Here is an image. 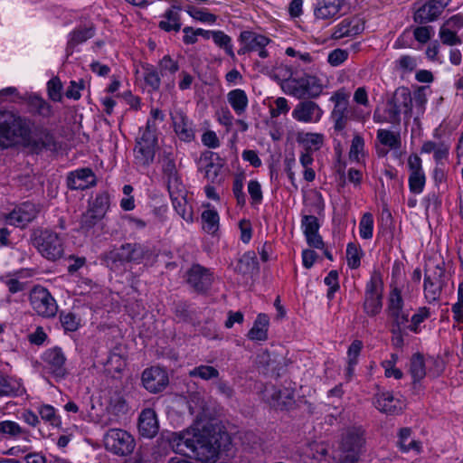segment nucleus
<instances>
[{
	"instance_id": "obj_45",
	"label": "nucleus",
	"mask_w": 463,
	"mask_h": 463,
	"mask_svg": "<svg viewBox=\"0 0 463 463\" xmlns=\"http://www.w3.org/2000/svg\"><path fill=\"white\" fill-rule=\"evenodd\" d=\"M109 207V195L108 193L103 192L96 195L89 208L98 213L99 216H105Z\"/></svg>"
},
{
	"instance_id": "obj_62",
	"label": "nucleus",
	"mask_w": 463,
	"mask_h": 463,
	"mask_svg": "<svg viewBox=\"0 0 463 463\" xmlns=\"http://www.w3.org/2000/svg\"><path fill=\"white\" fill-rule=\"evenodd\" d=\"M85 82L83 80H80L79 81L71 80L70 86L66 90V97L69 99H72L75 100L80 99V90H84Z\"/></svg>"
},
{
	"instance_id": "obj_33",
	"label": "nucleus",
	"mask_w": 463,
	"mask_h": 463,
	"mask_svg": "<svg viewBox=\"0 0 463 463\" xmlns=\"http://www.w3.org/2000/svg\"><path fill=\"white\" fill-rule=\"evenodd\" d=\"M94 35V30L92 27H84V28H79L74 30L70 34V39L67 43L66 51L68 54H71L73 52V49L86 42L88 39H90Z\"/></svg>"
},
{
	"instance_id": "obj_2",
	"label": "nucleus",
	"mask_w": 463,
	"mask_h": 463,
	"mask_svg": "<svg viewBox=\"0 0 463 463\" xmlns=\"http://www.w3.org/2000/svg\"><path fill=\"white\" fill-rule=\"evenodd\" d=\"M285 73L281 74L283 80L280 86L282 90L298 99H312L318 98L326 84L324 80L313 74L305 73L301 77H293L291 68L285 67Z\"/></svg>"
},
{
	"instance_id": "obj_53",
	"label": "nucleus",
	"mask_w": 463,
	"mask_h": 463,
	"mask_svg": "<svg viewBox=\"0 0 463 463\" xmlns=\"http://www.w3.org/2000/svg\"><path fill=\"white\" fill-rule=\"evenodd\" d=\"M104 216H99L98 213L91 209H88L80 219V228L84 230H90L94 227Z\"/></svg>"
},
{
	"instance_id": "obj_12",
	"label": "nucleus",
	"mask_w": 463,
	"mask_h": 463,
	"mask_svg": "<svg viewBox=\"0 0 463 463\" xmlns=\"http://www.w3.org/2000/svg\"><path fill=\"white\" fill-rule=\"evenodd\" d=\"M240 41L242 46L238 51L239 54H245L250 52H258L259 56L265 59L269 56V52L265 50L270 40L262 35L250 31L241 32Z\"/></svg>"
},
{
	"instance_id": "obj_22",
	"label": "nucleus",
	"mask_w": 463,
	"mask_h": 463,
	"mask_svg": "<svg viewBox=\"0 0 463 463\" xmlns=\"http://www.w3.org/2000/svg\"><path fill=\"white\" fill-rule=\"evenodd\" d=\"M67 182L72 190H85L96 184V176L90 168H81L71 172Z\"/></svg>"
},
{
	"instance_id": "obj_51",
	"label": "nucleus",
	"mask_w": 463,
	"mask_h": 463,
	"mask_svg": "<svg viewBox=\"0 0 463 463\" xmlns=\"http://www.w3.org/2000/svg\"><path fill=\"white\" fill-rule=\"evenodd\" d=\"M186 196L173 197L172 203L177 213L183 219L188 221L192 219V211L186 203Z\"/></svg>"
},
{
	"instance_id": "obj_1",
	"label": "nucleus",
	"mask_w": 463,
	"mask_h": 463,
	"mask_svg": "<svg viewBox=\"0 0 463 463\" xmlns=\"http://www.w3.org/2000/svg\"><path fill=\"white\" fill-rule=\"evenodd\" d=\"M33 122L10 110L0 109V149L22 145L35 152L54 146V137L47 128L33 129Z\"/></svg>"
},
{
	"instance_id": "obj_60",
	"label": "nucleus",
	"mask_w": 463,
	"mask_h": 463,
	"mask_svg": "<svg viewBox=\"0 0 463 463\" xmlns=\"http://www.w3.org/2000/svg\"><path fill=\"white\" fill-rule=\"evenodd\" d=\"M112 413L119 416L128 412V404L123 397L117 396L111 399L109 406L108 407Z\"/></svg>"
},
{
	"instance_id": "obj_36",
	"label": "nucleus",
	"mask_w": 463,
	"mask_h": 463,
	"mask_svg": "<svg viewBox=\"0 0 463 463\" xmlns=\"http://www.w3.org/2000/svg\"><path fill=\"white\" fill-rule=\"evenodd\" d=\"M23 391L19 382L0 373V396L19 395Z\"/></svg>"
},
{
	"instance_id": "obj_7",
	"label": "nucleus",
	"mask_w": 463,
	"mask_h": 463,
	"mask_svg": "<svg viewBox=\"0 0 463 463\" xmlns=\"http://www.w3.org/2000/svg\"><path fill=\"white\" fill-rule=\"evenodd\" d=\"M29 301L33 310L43 318H52L57 315L56 300L50 291L42 286H34L32 288Z\"/></svg>"
},
{
	"instance_id": "obj_28",
	"label": "nucleus",
	"mask_w": 463,
	"mask_h": 463,
	"mask_svg": "<svg viewBox=\"0 0 463 463\" xmlns=\"http://www.w3.org/2000/svg\"><path fill=\"white\" fill-rule=\"evenodd\" d=\"M345 0H320L315 9L318 19H330L338 14Z\"/></svg>"
},
{
	"instance_id": "obj_19",
	"label": "nucleus",
	"mask_w": 463,
	"mask_h": 463,
	"mask_svg": "<svg viewBox=\"0 0 463 463\" xmlns=\"http://www.w3.org/2000/svg\"><path fill=\"white\" fill-rule=\"evenodd\" d=\"M187 282L194 290L203 292L211 287L213 276L209 269L196 264L188 270Z\"/></svg>"
},
{
	"instance_id": "obj_16",
	"label": "nucleus",
	"mask_w": 463,
	"mask_h": 463,
	"mask_svg": "<svg viewBox=\"0 0 463 463\" xmlns=\"http://www.w3.org/2000/svg\"><path fill=\"white\" fill-rule=\"evenodd\" d=\"M449 2V0H427L415 11L414 21L418 24H427L436 20Z\"/></svg>"
},
{
	"instance_id": "obj_47",
	"label": "nucleus",
	"mask_w": 463,
	"mask_h": 463,
	"mask_svg": "<svg viewBox=\"0 0 463 463\" xmlns=\"http://www.w3.org/2000/svg\"><path fill=\"white\" fill-rule=\"evenodd\" d=\"M0 433L7 435L12 438H16L21 435L26 434L27 431L24 430L17 422L12 420L0 421Z\"/></svg>"
},
{
	"instance_id": "obj_52",
	"label": "nucleus",
	"mask_w": 463,
	"mask_h": 463,
	"mask_svg": "<svg viewBox=\"0 0 463 463\" xmlns=\"http://www.w3.org/2000/svg\"><path fill=\"white\" fill-rule=\"evenodd\" d=\"M363 348V343L360 340H354L349 346L348 355V373H351L354 370V366L357 364V358Z\"/></svg>"
},
{
	"instance_id": "obj_42",
	"label": "nucleus",
	"mask_w": 463,
	"mask_h": 463,
	"mask_svg": "<svg viewBox=\"0 0 463 463\" xmlns=\"http://www.w3.org/2000/svg\"><path fill=\"white\" fill-rule=\"evenodd\" d=\"M186 13L194 20L202 23L214 24L217 20V16L215 14L209 13L203 8L187 6Z\"/></svg>"
},
{
	"instance_id": "obj_26",
	"label": "nucleus",
	"mask_w": 463,
	"mask_h": 463,
	"mask_svg": "<svg viewBox=\"0 0 463 463\" xmlns=\"http://www.w3.org/2000/svg\"><path fill=\"white\" fill-rule=\"evenodd\" d=\"M296 140L302 146L303 150L314 153L323 146L324 135L312 132H298Z\"/></svg>"
},
{
	"instance_id": "obj_24",
	"label": "nucleus",
	"mask_w": 463,
	"mask_h": 463,
	"mask_svg": "<svg viewBox=\"0 0 463 463\" xmlns=\"http://www.w3.org/2000/svg\"><path fill=\"white\" fill-rule=\"evenodd\" d=\"M44 362L48 364L50 370L57 376H64L66 370L64 367L66 357L60 347H53L47 350L43 356Z\"/></svg>"
},
{
	"instance_id": "obj_40",
	"label": "nucleus",
	"mask_w": 463,
	"mask_h": 463,
	"mask_svg": "<svg viewBox=\"0 0 463 463\" xmlns=\"http://www.w3.org/2000/svg\"><path fill=\"white\" fill-rule=\"evenodd\" d=\"M202 220L203 222V228L208 233H214L219 226V215L214 210H205L202 213Z\"/></svg>"
},
{
	"instance_id": "obj_6",
	"label": "nucleus",
	"mask_w": 463,
	"mask_h": 463,
	"mask_svg": "<svg viewBox=\"0 0 463 463\" xmlns=\"http://www.w3.org/2000/svg\"><path fill=\"white\" fill-rule=\"evenodd\" d=\"M33 246L49 260L60 259L64 252L63 240L52 231H42L33 240Z\"/></svg>"
},
{
	"instance_id": "obj_50",
	"label": "nucleus",
	"mask_w": 463,
	"mask_h": 463,
	"mask_svg": "<svg viewBox=\"0 0 463 463\" xmlns=\"http://www.w3.org/2000/svg\"><path fill=\"white\" fill-rule=\"evenodd\" d=\"M42 420L49 422L52 426L61 425V418L56 414L55 409L48 404L42 405L38 411Z\"/></svg>"
},
{
	"instance_id": "obj_38",
	"label": "nucleus",
	"mask_w": 463,
	"mask_h": 463,
	"mask_svg": "<svg viewBox=\"0 0 463 463\" xmlns=\"http://www.w3.org/2000/svg\"><path fill=\"white\" fill-rule=\"evenodd\" d=\"M143 77L146 85L148 86L153 91L158 90L161 85V75L157 71V68L149 64H146L143 66Z\"/></svg>"
},
{
	"instance_id": "obj_11",
	"label": "nucleus",
	"mask_w": 463,
	"mask_h": 463,
	"mask_svg": "<svg viewBox=\"0 0 463 463\" xmlns=\"http://www.w3.org/2000/svg\"><path fill=\"white\" fill-rule=\"evenodd\" d=\"M193 449L194 457L202 462L215 461L219 453L220 445L214 436L205 431H197Z\"/></svg>"
},
{
	"instance_id": "obj_23",
	"label": "nucleus",
	"mask_w": 463,
	"mask_h": 463,
	"mask_svg": "<svg viewBox=\"0 0 463 463\" xmlns=\"http://www.w3.org/2000/svg\"><path fill=\"white\" fill-rule=\"evenodd\" d=\"M373 403L380 411L387 414L399 413L403 407L402 402L390 392L377 393Z\"/></svg>"
},
{
	"instance_id": "obj_15",
	"label": "nucleus",
	"mask_w": 463,
	"mask_h": 463,
	"mask_svg": "<svg viewBox=\"0 0 463 463\" xmlns=\"http://www.w3.org/2000/svg\"><path fill=\"white\" fill-rule=\"evenodd\" d=\"M267 402L274 408L288 410L295 402L294 391L289 388L278 389L275 386L267 387L264 391Z\"/></svg>"
},
{
	"instance_id": "obj_43",
	"label": "nucleus",
	"mask_w": 463,
	"mask_h": 463,
	"mask_svg": "<svg viewBox=\"0 0 463 463\" xmlns=\"http://www.w3.org/2000/svg\"><path fill=\"white\" fill-rule=\"evenodd\" d=\"M428 90H430L429 86H420L411 95L412 104L414 103L418 114H423L425 111V106L428 101Z\"/></svg>"
},
{
	"instance_id": "obj_39",
	"label": "nucleus",
	"mask_w": 463,
	"mask_h": 463,
	"mask_svg": "<svg viewBox=\"0 0 463 463\" xmlns=\"http://www.w3.org/2000/svg\"><path fill=\"white\" fill-rule=\"evenodd\" d=\"M158 70L161 77H172L179 70L178 62L171 58L169 55H165L158 61Z\"/></svg>"
},
{
	"instance_id": "obj_48",
	"label": "nucleus",
	"mask_w": 463,
	"mask_h": 463,
	"mask_svg": "<svg viewBox=\"0 0 463 463\" xmlns=\"http://www.w3.org/2000/svg\"><path fill=\"white\" fill-rule=\"evenodd\" d=\"M373 217L370 213L363 214L359 223L360 236L364 240H369L373 237Z\"/></svg>"
},
{
	"instance_id": "obj_31",
	"label": "nucleus",
	"mask_w": 463,
	"mask_h": 463,
	"mask_svg": "<svg viewBox=\"0 0 463 463\" xmlns=\"http://www.w3.org/2000/svg\"><path fill=\"white\" fill-rule=\"evenodd\" d=\"M227 100L239 116L245 112L249 103L246 92L241 89H235L228 92Z\"/></svg>"
},
{
	"instance_id": "obj_44",
	"label": "nucleus",
	"mask_w": 463,
	"mask_h": 463,
	"mask_svg": "<svg viewBox=\"0 0 463 463\" xmlns=\"http://www.w3.org/2000/svg\"><path fill=\"white\" fill-rule=\"evenodd\" d=\"M191 377H198L205 381L218 378L219 371L213 366L199 365L189 372Z\"/></svg>"
},
{
	"instance_id": "obj_9",
	"label": "nucleus",
	"mask_w": 463,
	"mask_h": 463,
	"mask_svg": "<svg viewBox=\"0 0 463 463\" xmlns=\"http://www.w3.org/2000/svg\"><path fill=\"white\" fill-rule=\"evenodd\" d=\"M383 281L381 276L374 273L370 281L366 285L364 310L370 316L374 317L378 315L383 307Z\"/></svg>"
},
{
	"instance_id": "obj_54",
	"label": "nucleus",
	"mask_w": 463,
	"mask_h": 463,
	"mask_svg": "<svg viewBox=\"0 0 463 463\" xmlns=\"http://www.w3.org/2000/svg\"><path fill=\"white\" fill-rule=\"evenodd\" d=\"M426 182L423 172L411 173L409 177L410 190L414 194H420L424 188Z\"/></svg>"
},
{
	"instance_id": "obj_55",
	"label": "nucleus",
	"mask_w": 463,
	"mask_h": 463,
	"mask_svg": "<svg viewBox=\"0 0 463 463\" xmlns=\"http://www.w3.org/2000/svg\"><path fill=\"white\" fill-rule=\"evenodd\" d=\"M35 111L43 118H50L52 115L51 105L41 98H34L31 102Z\"/></svg>"
},
{
	"instance_id": "obj_27",
	"label": "nucleus",
	"mask_w": 463,
	"mask_h": 463,
	"mask_svg": "<svg viewBox=\"0 0 463 463\" xmlns=\"http://www.w3.org/2000/svg\"><path fill=\"white\" fill-rule=\"evenodd\" d=\"M172 118L175 131L179 138L184 141H191L194 133L187 117L183 112H176Z\"/></svg>"
},
{
	"instance_id": "obj_20",
	"label": "nucleus",
	"mask_w": 463,
	"mask_h": 463,
	"mask_svg": "<svg viewBox=\"0 0 463 463\" xmlns=\"http://www.w3.org/2000/svg\"><path fill=\"white\" fill-rule=\"evenodd\" d=\"M38 213L39 210L34 203L25 202L9 213L8 222L10 224L24 227L32 222Z\"/></svg>"
},
{
	"instance_id": "obj_46",
	"label": "nucleus",
	"mask_w": 463,
	"mask_h": 463,
	"mask_svg": "<svg viewBox=\"0 0 463 463\" xmlns=\"http://www.w3.org/2000/svg\"><path fill=\"white\" fill-rule=\"evenodd\" d=\"M212 38L214 43L220 48H222L229 56H234L232 39L229 35L224 33L222 31H213Z\"/></svg>"
},
{
	"instance_id": "obj_10",
	"label": "nucleus",
	"mask_w": 463,
	"mask_h": 463,
	"mask_svg": "<svg viewBox=\"0 0 463 463\" xmlns=\"http://www.w3.org/2000/svg\"><path fill=\"white\" fill-rule=\"evenodd\" d=\"M387 112L392 122L400 120V114L402 112L409 117L411 116L412 96L408 88L400 87L396 89L392 98L388 101Z\"/></svg>"
},
{
	"instance_id": "obj_21",
	"label": "nucleus",
	"mask_w": 463,
	"mask_h": 463,
	"mask_svg": "<svg viewBox=\"0 0 463 463\" xmlns=\"http://www.w3.org/2000/svg\"><path fill=\"white\" fill-rule=\"evenodd\" d=\"M137 428L143 438L153 439L159 431L156 411L152 409L143 410L138 417Z\"/></svg>"
},
{
	"instance_id": "obj_35",
	"label": "nucleus",
	"mask_w": 463,
	"mask_h": 463,
	"mask_svg": "<svg viewBox=\"0 0 463 463\" xmlns=\"http://www.w3.org/2000/svg\"><path fill=\"white\" fill-rule=\"evenodd\" d=\"M411 435V430L410 428H402L399 431L398 446L402 452L414 450L420 453L421 449V443L420 441L412 439L410 442H407L409 441Z\"/></svg>"
},
{
	"instance_id": "obj_3",
	"label": "nucleus",
	"mask_w": 463,
	"mask_h": 463,
	"mask_svg": "<svg viewBox=\"0 0 463 463\" xmlns=\"http://www.w3.org/2000/svg\"><path fill=\"white\" fill-rule=\"evenodd\" d=\"M156 131V123L151 120H147L146 128L140 130V135L137 137L134 148L135 159L137 164L149 165L154 161L157 148Z\"/></svg>"
},
{
	"instance_id": "obj_41",
	"label": "nucleus",
	"mask_w": 463,
	"mask_h": 463,
	"mask_svg": "<svg viewBox=\"0 0 463 463\" xmlns=\"http://www.w3.org/2000/svg\"><path fill=\"white\" fill-rule=\"evenodd\" d=\"M364 156V138L355 134L353 137L352 144L349 150V158L352 161L360 162Z\"/></svg>"
},
{
	"instance_id": "obj_5",
	"label": "nucleus",
	"mask_w": 463,
	"mask_h": 463,
	"mask_svg": "<svg viewBox=\"0 0 463 463\" xmlns=\"http://www.w3.org/2000/svg\"><path fill=\"white\" fill-rule=\"evenodd\" d=\"M364 443V430L360 427L347 429L340 443L341 463H356Z\"/></svg>"
},
{
	"instance_id": "obj_63",
	"label": "nucleus",
	"mask_w": 463,
	"mask_h": 463,
	"mask_svg": "<svg viewBox=\"0 0 463 463\" xmlns=\"http://www.w3.org/2000/svg\"><path fill=\"white\" fill-rule=\"evenodd\" d=\"M347 264L351 269H356L360 266V256L356 246L349 243L346 248Z\"/></svg>"
},
{
	"instance_id": "obj_32",
	"label": "nucleus",
	"mask_w": 463,
	"mask_h": 463,
	"mask_svg": "<svg viewBox=\"0 0 463 463\" xmlns=\"http://www.w3.org/2000/svg\"><path fill=\"white\" fill-rule=\"evenodd\" d=\"M236 270L243 275L253 274L259 270V263L254 251L244 253L239 260Z\"/></svg>"
},
{
	"instance_id": "obj_34",
	"label": "nucleus",
	"mask_w": 463,
	"mask_h": 463,
	"mask_svg": "<svg viewBox=\"0 0 463 463\" xmlns=\"http://www.w3.org/2000/svg\"><path fill=\"white\" fill-rule=\"evenodd\" d=\"M409 372L413 379V383H418L425 377V362L421 354L416 353L411 356L410 360Z\"/></svg>"
},
{
	"instance_id": "obj_13",
	"label": "nucleus",
	"mask_w": 463,
	"mask_h": 463,
	"mask_svg": "<svg viewBox=\"0 0 463 463\" xmlns=\"http://www.w3.org/2000/svg\"><path fill=\"white\" fill-rule=\"evenodd\" d=\"M444 275V270L439 267H436L432 271L425 274L424 296L429 303L439 299L442 288L445 286Z\"/></svg>"
},
{
	"instance_id": "obj_64",
	"label": "nucleus",
	"mask_w": 463,
	"mask_h": 463,
	"mask_svg": "<svg viewBox=\"0 0 463 463\" xmlns=\"http://www.w3.org/2000/svg\"><path fill=\"white\" fill-rule=\"evenodd\" d=\"M396 62L397 68L404 72H411L417 67L416 58L409 55L402 56Z\"/></svg>"
},
{
	"instance_id": "obj_17",
	"label": "nucleus",
	"mask_w": 463,
	"mask_h": 463,
	"mask_svg": "<svg viewBox=\"0 0 463 463\" xmlns=\"http://www.w3.org/2000/svg\"><path fill=\"white\" fill-rule=\"evenodd\" d=\"M195 431L171 432L165 436L172 449L181 455H187L193 452L195 442Z\"/></svg>"
},
{
	"instance_id": "obj_58",
	"label": "nucleus",
	"mask_w": 463,
	"mask_h": 463,
	"mask_svg": "<svg viewBox=\"0 0 463 463\" xmlns=\"http://www.w3.org/2000/svg\"><path fill=\"white\" fill-rule=\"evenodd\" d=\"M61 89L62 84L59 78H52L48 82V94L50 99L53 101H61Z\"/></svg>"
},
{
	"instance_id": "obj_59",
	"label": "nucleus",
	"mask_w": 463,
	"mask_h": 463,
	"mask_svg": "<svg viewBox=\"0 0 463 463\" xmlns=\"http://www.w3.org/2000/svg\"><path fill=\"white\" fill-rule=\"evenodd\" d=\"M60 320L66 331H76L79 326V320L76 316L72 313H61Z\"/></svg>"
},
{
	"instance_id": "obj_61",
	"label": "nucleus",
	"mask_w": 463,
	"mask_h": 463,
	"mask_svg": "<svg viewBox=\"0 0 463 463\" xmlns=\"http://www.w3.org/2000/svg\"><path fill=\"white\" fill-rule=\"evenodd\" d=\"M403 306L402 298L399 289L394 288L389 298V306L388 310L389 314L402 310Z\"/></svg>"
},
{
	"instance_id": "obj_56",
	"label": "nucleus",
	"mask_w": 463,
	"mask_h": 463,
	"mask_svg": "<svg viewBox=\"0 0 463 463\" xmlns=\"http://www.w3.org/2000/svg\"><path fill=\"white\" fill-rule=\"evenodd\" d=\"M301 223L305 236L310 233H317L319 230L318 220L314 215L303 216Z\"/></svg>"
},
{
	"instance_id": "obj_25",
	"label": "nucleus",
	"mask_w": 463,
	"mask_h": 463,
	"mask_svg": "<svg viewBox=\"0 0 463 463\" xmlns=\"http://www.w3.org/2000/svg\"><path fill=\"white\" fill-rule=\"evenodd\" d=\"M364 23L361 18L353 17L344 19L336 27L333 37L340 39L345 36L356 35L364 31Z\"/></svg>"
},
{
	"instance_id": "obj_4",
	"label": "nucleus",
	"mask_w": 463,
	"mask_h": 463,
	"mask_svg": "<svg viewBox=\"0 0 463 463\" xmlns=\"http://www.w3.org/2000/svg\"><path fill=\"white\" fill-rule=\"evenodd\" d=\"M155 254L151 249L137 243H126L109 251L108 259L113 262H153Z\"/></svg>"
},
{
	"instance_id": "obj_14",
	"label": "nucleus",
	"mask_w": 463,
	"mask_h": 463,
	"mask_svg": "<svg viewBox=\"0 0 463 463\" xmlns=\"http://www.w3.org/2000/svg\"><path fill=\"white\" fill-rule=\"evenodd\" d=\"M323 110L320 106L310 99L300 101L292 111V117L302 123H317L320 121Z\"/></svg>"
},
{
	"instance_id": "obj_29",
	"label": "nucleus",
	"mask_w": 463,
	"mask_h": 463,
	"mask_svg": "<svg viewBox=\"0 0 463 463\" xmlns=\"http://www.w3.org/2000/svg\"><path fill=\"white\" fill-rule=\"evenodd\" d=\"M179 10L181 8L177 5H172L162 16V20L159 22L158 26L165 32H178L181 28Z\"/></svg>"
},
{
	"instance_id": "obj_8",
	"label": "nucleus",
	"mask_w": 463,
	"mask_h": 463,
	"mask_svg": "<svg viewBox=\"0 0 463 463\" xmlns=\"http://www.w3.org/2000/svg\"><path fill=\"white\" fill-rule=\"evenodd\" d=\"M104 446L113 454L127 456L134 450L135 439L126 430L110 429L104 436Z\"/></svg>"
},
{
	"instance_id": "obj_30",
	"label": "nucleus",
	"mask_w": 463,
	"mask_h": 463,
	"mask_svg": "<svg viewBox=\"0 0 463 463\" xmlns=\"http://www.w3.org/2000/svg\"><path fill=\"white\" fill-rule=\"evenodd\" d=\"M269 324V317L265 314H259L253 326L248 333V337L253 341L267 340Z\"/></svg>"
},
{
	"instance_id": "obj_37",
	"label": "nucleus",
	"mask_w": 463,
	"mask_h": 463,
	"mask_svg": "<svg viewBox=\"0 0 463 463\" xmlns=\"http://www.w3.org/2000/svg\"><path fill=\"white\" fill-rule=\"evenodd\" d=\"M377 138L382 145L391 149H399L402 145L400 134L391 130L379 129L377 131Z\"/></svg>"
},
{
	"instance_id": "obj_49",
	"label": "nucleus",
	"mask_w": 463,
	"mask_h": 463,
	"mask_svg": "<svg viewBox=\"0 0 463 463\" xmlns=\"http://www.w3.org/2000/svg\"><path fill=\"white\" fill-rule=\"evenodd\" d=\"M165 183L171 198L186 196L185 187L183 184L179 175L165 179Z\"/></svg>"
},
{
	"instance_id": "obj_57",
	"label": "nucleus",
	"mask_w": 463,
	"mask_h": 463,
	"mask_svg": "<svg viewBox=\"0 0 463 463\" xmlns=\"http://www.w3.org/2000/svg\"><path fill=\"white\" fill-rule=\"evenodd\" d=\"M439 37L441 42L447 45L452 46L461 43V40L457 36L456 32L450 30V28L441 26Z\"/></svg>"
},
{
	"instance_id": "obj_18",
	"label": "nucleus",
	"mask_w": 463,
	"mask_h": 463,
	"mask_svg": "<svg viewBox=\"0 0 463 463\" xmlns=\"http://www.w3.org/2000/svg\"><path fill=\"white\" fill-rule=\"evenodd\" d=\"M142 382L150 392H158L167 385L168 376L160 367H151L143 372Z\"/></svg>"
}]
</instances>
